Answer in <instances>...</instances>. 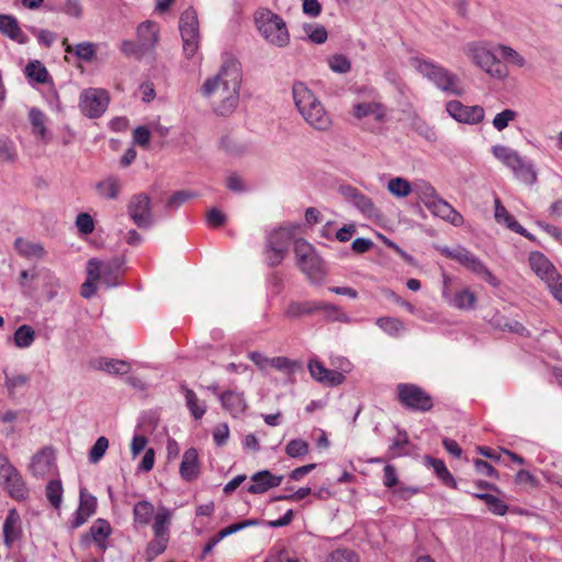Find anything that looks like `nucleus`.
Instances as JSON below:
<instances>
[{
    "mask_svg": "<svg viewBox=\"0 0 562 562\" xmlns=\"http://www.w3.org/2000/svg\"><path fill=\"white\" fill-rule=\"evenodd\" d=\"M121 189L120 180L116 177H108L95 184L98 194L109 200H115Z\"/></svg>",
    "mask_w": 562,
    "mask_h": 562,
    "instance_id": "4c0bfd02",
    "label": "nucleus"
},
{
    "mask_svg": "<svg viewBox=\"0 0 562 562\" xmlns=\"http://www.w3.org/2000/svg\"><path fill=\"white\" fill-rule=\"evenodd\" d=\"M55 468V451L52 447H44L33 458L30 470L34 476L43 477Z\"/></svg>",
    "mask_w": 562,
    "mask_h": 562,
    "instance_id": "f3484780",
    "label": "nucleus"
},
{
    "mask_svg": "<svg viewBox=\"0 0 562 562\" xmlns=\"http://www.w3.org/2000/svg\"><path fill=\"white\" fill-rule=\"evenodd\" d=\"M498 50L501 56L509 64H513L517 67H524L526 64L525 58L514 48L506 46V45H499Z\"/></svg>",
    "mask_w": 562,
    "mask_h": 562,
    "instance_id": "bf43d9fd",
    "label": "nucleus"
},
{
    "mask_svg": "<svg viewBox=\"0 0 562 562\" xmlns=\"http://www.w3.org/2000/svg\"><path fill=\"white\" fill-rule=\"evenodd\" d=\"M171 510L167 507H159L158 512L154 516L153 531L155 538H168L170 537V524H171Z\"/></svg>",
    "mask_w": 562,
    "mask_h": 562,
    "instance_id": "7c9ffc66",
    "label": "nucleus"
},
{
    "mask_svg": "<svg viewBox=\"0 0 562 562\" xmlns=\"http://www.w3.org/2000/svg\"><path fill=\"white\" fill-rule=\"evenodd\" d=\"M294 254L300 270L313 283H319L325 277V263L314 247L305 239L294 241Z\"/></svg>",
    "mask_w": 562,
    "mask_h": 562,
    "instance_id": "20e7f679",
    "label": "nucleus"
},
{
    "mask_svg": "<svg viewBox=\"0 0 562 562\" xmlns=\"http://www.w3.org/2000/svg\"><path fill=\"white\" fill-rule=\"evenodd\" d=\"M353 115L357 119L371 116L376 122H383L386 117V109L380 102H362L353 105Z\"/></svg>",
    "mask_w": 562,
    "mask_h": 562,
    "instance_id": "c756f323",
    "label": "nucleus"
},
{
    "mask_svg": "<svg viewBox=\"0 0 562 562\" xmlns=\"http://www.w3.org/2000/svg\"><path fill=\"white\" fill-rule=\"evenodd\" d=\"M63 46L66 53H72L77 58L83 61H91L97 54L95 44L92 42H81L72 46L68 43L67 38H64Z\"/></svg>",
    "mask_w": 562,
    "mask_h": 562,
    "instance_id": "473e14b6",
    "label": "nucleus"
},
{
    "mask_svg": "<svg viewBox=\"0 0 562 562\" xmlns=\"http://www.w3.org/2000/svg\"><path fill=\"white\" fill-rule=\"evenodd\" d=\"M200 475V460L198 450L195 448H189L184 451L182 461L180 464V476L187 481L192 482Z\"/></svg>",
    "mask_w": 562,
    "mask_h": 562,
    "instance_id": "393cba45",
    "label": "nucleus"
},
{
    "mask_svg": "<svg viewBox=\"0 0 562 562\" xmlns=\"http://www.w3.org/2000/svg\"><path fill=\"white\" fill-rule=\"evenodd\" d=\"M181 391L186 397V404L194 419H200L205 414V405H199V398L196 394L189 389L186 384H181Z\"/></svg>",
    "mask_w": 562,
    "mask_h": 562,
    "instance_id": "37998d69",
    "label": "nucleus"
},
{
    "mask_svg": "<svg viewBox=\"0 0 562 562\" xmlns=\"http://www.w3.org/2000/svg\"><path fill=\"white\" fill-rule=\"evenodd\" d=\"M310 451L308 443L303 439H292L285 447V453L291 458H300Z\"/></svg>",
    "mask_w": 562,
    "mask_h": 562,
    "instance_id": "4d7b16f0",
    "label": "nucleus"
},
{
    "mask_svg": "<svg viewBox=\"0 0 562 562\" xmlns=\"http://www.w3.org/2000/svg\"><path fill=\"white\" fill-rule=\"evenodd\" d=\"M409 443L408 434L404 429H397L396 436L393 438L392 443L389 448L391 453L390 458H396L407 454L404 448Z\"/></svg>",
    "mask_w": 562,
    "mask_h": 562,
    "instance_id": "a18cd8bd",
    "label": "nucleus"
},
{
    "mask_svg": "<svg viewBox=\"0 0 562 562\" xmlns=\"http://www.w3.org/2000/svg\"><path fill=\"white\" fill-rule=\"evenodd\" d=\"M97 509V498L89 494L85 487L80 488V501L79 507L75 514V518L71 521L72 528H78L83 525Z\"/></svg>",
    "mask_w": 562,
    "mask_h": 562,
    "instance_id": "aec40b11",
    "label": "nucleus"
},
{
    "mask_svg": "<svg viewBox=\"0 0 562 562\" xmlns=\"http://www.w3.org/2000/svg\"><path fill=\"white\" fill-rule=\"evenodd\" d=\"M127 214L139 228H148L155 223L151 200L145 193L134 194L127 204Z\"/></svg>",
    "mask_w": 562,
    "mask_h": 562,
    "instance_id": "f8f14e48",
    "label": "nucleus"
},
{
    "mask_svg": "<svg viewBox=\"0 0 562 562\" xmlns=\"http://www.w3.org/2000/svg\"><path fill=\"white\" fill-rule=\"evenodd\" d=\"M109 448V440L104 436L99 437L89 452V461L91 463L99 462Z\"/></svg>",
    "mask_w": 562,
    "mask_h": 562,
    "instance_id": "052dcab7",
    "label": "nucleus"
},
{
    "mask_svg": "<svg viewBox=\"0 0 562 562\" xmlns=\"http://www.w3.org/2000/svg\"><path fill=\"white\" fill-rule=\"evenodd\" d=\"M329 67L337 74H346L351 69L350 60L341 54L331 56L328 60Z\"/></svg>",
    "mask_w": 562,
    "mask_h": 562,
    "instance_id": "e2e57ef3",
    "label": "nucleus"
},
{
    "mask_svg": "<svg viewBox=\"0 0 562 562\" xmlns=\"http://www.w3.org/2000/svg\"><path fill=\"white\" fill-rule=\"evenodd\" d=\"M292 93L295 106L310 126L317 131H327L330 127L328 113L305 83L294 82Z\"/></svg>",
    "mask_w": 562,
    "mask_h": 562,
    "instance_id": "f03ea898",
    "label": "nucleus"
},
{
    "mask_svg": "<svg viewBox=\"0 0 562 562\" xmlns=\"http://www.w3.org/2000/svg\"><path fill=\"white\" fill-rule=\"evenodd\" d=\"M375 324L393 337H398L406 329L405 324L401 319L390 316L379 317Z\"/></svg>",
    "mask_w": 562,
    "mask_h": 562,
    "instance_id": "a19ab883",
    "label": "nucleus"
},
{
    "mask_svg": "<svg viewBox=\"0 0 562 562\" xmlns=\"http://www.w3.org/2000/svg\"><path fill=\"white\" fill-rule=\"evenodd\" d=\"M0 32L19 44H25L27 36L21 30L18 20L8 14H0Z\"/></svg>",
    "mask_w": 562,
    "mask_h": 562,
    "instance_id": "c85d7f7f",
    "label": "nucleus"
},
{
    "mask_svg": "<svg viewBox=\"0 0 562 562\" xmlns=\"http://www.w3.org/2000/svg\"><path fill=\"white\" fill-rule=\"evenodd\" d=\"M13 339L16 347L27 348L35 339V331L30 325H22L14 331Z\"/></svg>",
    "mask_w": 562,
    "mask_h": 562,
    "instance_id": "49530a36",
    "label": "nucleus"
},
{
    "mask_svg": "<svg viewBox=\"0 0 562 562\" xmlns=\"http://www.w3.org/2000/svg\"><path fill=\"white\" fill-rule=\"evenodd\" d=\"M240 83V65L237 60L229 59L214 77L204 81L201 90L204 97L211 99L215 113L226 116L237 108Z\"/></svg>",
    "mask_w": 562,
    "mask_h": 562,
    "instance_id": "f257e3e1",
    "label": "nucleus"
},
{
    "mask_svg": "<svg viewBox=\"0 0 562 562\" xmlns=\"http://www.w3.org/2000/svg\"><path fill=\"white\" fill-rule=\"evenodd\" d=\"M121 50L124 55L134 56L138 59L147 54L139 43H134L127 40L121 43Z\"/></svg>",
    "mask_w": 562,
    "mask_h": 562,
    "instance_id": "338daca9",
    "label": "nucleus"
},
{
    "mask_svg": "<svg viewBox=\"0 0 562 562\" xmlns=\"http://www.w3.org/2000/svg\"><path fill=\"white\" fill-rule=\"evenodd\" d=\"M270 368H273L278 371L285 372V373H292L295 371V369L300 368V363L296 361H293L286 357H273L270 359Z\"/></svg>",
    "mask_w": 562,
    "mask_h": 562,
    "instance_id": "13d9d810",
    "label": "nucleus"
},
{
    "mask_svg": "<svg viewBox=\"0 0 562 562\" xmlns=\"http://www.w3.org/2000/svg\"><path fill=\"white\" fill-rule=\"evenodd\" d=\"M217 396L223 408L234 417L244 414L247 409V402L245 400L244 393L228 390L217 394Z\"/></svg>",
    "mask_w": 562,
    "mask_h": 562,
    "instance_id": "b1692460",
    "label": "nucleus"
},
{
    "mask_svg": "<svg viewBox=\"0 0 562 562\" xmlns=\"http://www.w3.org/2000/svg\"><path fill=\"white\" fill-rule=\"evenodd\" d=\"M494 205H495V213H494L495 221L499 224H505L507 228L513 231L514 229L513 224H518V222L503 206L499 198H497V196L495 198Z\"/></svg>",
    "mask_w": 562,
    "mask_h": 562,
    "instance_id": "603ef678",
    "label": "nucleus"
},
{
    "mask_svg": "<svg viewBox=\"0 0 562 562\" xmlns=\"http://www.w3.org/2000/svg\"><path fill=\"white\" fill-rule=\"evenodd\" d=\"M308 370L313 379L328 386H337L345 381L342 373L325 368L318 360H311Z\"/></svg>",
    "mask_w": 562,
    "mask_h": 562,
    "instance_id": "6ab92c4d",
    "label": "nucleus"
},
{
    "mask_svg": "<svg viewBox=\"0 0 562 562\" xmlns=\"http://www.w3.org/2000/svg\"><path fill=\"white\" fill-rule=\"evenodd\" d=\"M138 43L146 53H153L159 41V29L153 21H145L137 26Z\"/></svg>",
    "mask_w": 562,
    "mask_h": 562,
    "instance_id": "4be33fe9",
    "label": "nucleus"
},
{
    "mask_svg": "<svg viewBox=\"0 0 562 562\" xmlns=\"http://www.w3.org/2000/svg\"><path fill=\"white\" fill-rule=\"evenodd\" d=\"M338 191L346 201L350 202L363 215L368 217L378 216L379 210L375 207L372 200L361 193L357 188L350 184H342L338 188Z\"/></svg>",
    "mask_w": 562,
    "mask_h": 562,
    "instance_id": "2eb2a0df",
    "label": "nucleus"
},
{
    "mask_svg": "<svg viewBox=\"0 0 562 562\" xmlns=\"http://www.w3.org/2000/svg\"><path fill=\"white\" fill-rule=\"evenodd\" d=\"M462 52L474 65L490 76L498 79H503L507 76L506 68L484 43H468L462 47Z\"/></svg>",
    "mask_w": 562,
    "mask_h": 562,
    "instance_id": "423d86ee",
    "label": "nucleus"
},
{
    "mask_svg": "<svg viewBox=\"0 0 562 562\" xmlns=\"http://www.w3.org/2000/svg\"><path fill=\"white\" fill-rule=\"evenodd\" d=\"M303 29L310 41L315 44H323L328 37L327 31L323 25L304 24Z\"/></svg>",
    "mask_w": 562,
    "mask_h": 562,
    "instance_id": "5fc2aeb1",
    "label": "nucleus"
},
{
    "mask_svg": "<svg viewBox=\"0 0 562 562\" xmlns=\"http://www.w3.org/2000/svg\"><path fill=\"white\" fill-rule=\"evenodd\" d=\"M169 542L168 538H154L147 548H146V559L148 562L154 561L158 555L165 552L167 544Z\"/></svg>",
    "mask_w": 562,
    "mask_h": 562,
    "instance_id": "6e6d98bb",
    "label": "nucleus"
},
{
    "mask_svg": "<svg viewBox=\"0 0 562 562\" xmlns=\"http://www.w3.org/2000/svg\"><path fill=\"white\" fill-rule=\"evenodd\" d=\"M318 313H323V318L327 323L350 324L352 322L351 317L340 307L328 302L319 301Z\"/></svg>",
    "mask_w": 562,
    "mask_h": 562,
    "instance_id": "2f4dec72",
    "label": "nucleus"
},
{
    "mask_svg": "<svg viewBox=\"0 0 562 562\" xmlns=\"http://www.w3.org/2000/svg\"><path fill=\"white\" fill-rule=\"evenodd\" d=\"M76 226L83 235H89L94 231V222L89 213H80L76 218Z\"/></svg>",
    "mask_w": 562,
    "mask_h": 562,
    "instance_id": "69168bd1",
    "label": "nucleus"
},
{
    "mask_svg": "<svg viewBox=\"0 0 562 562\" xmlns=\"http://www.w3.org/2000/svg\"><path fill=\"white\" fill-rule=\"evenodd\" d=\"M492 153L521 182L530 186L537 182V172L532 164L521 157L518 151L504 145H495L492 147Z\"/></svg>",
    "mask_w": 562,
    "mask_h": 562,
    "instance_id": "39448f33",
    "label": "nucleus"
},
{
    "mask_svg": "<svg viewBox=\"0 0 562 562\" xmlns=\"http://www.w3.org/2000/svg\"><path fill=\"white\" fill-rule=\"evenodd\" d=\"M387 190L395 196L405 198L412 192V186L406 179L397 177L389 181Z\"/></svg>",
    "mask_w": 562,
    "mask_h": 562,
    "instance_id": "3c124183",
    "label": "nucleus"
},
{
    "mask_svg": "<svg viewBox=\"0 0 562 562\" xmlns=\"http://www.w3.org/2000/svg\"><path fill=\"white\" fill-rule=\"evenodd\" d=\"M26 76L37 83H45L48 80V71L40 60H33L25 67Z\"/></svg>",
    "mask_w": 562,
    "mask_h": 562,
    "instance_id": "de8ad7c7",
    "label": "nucleus"
},
{
    "mask_svg": "<svg viewBox=\"0 0 562 562\" xmlns=\"http://www.w3.org/2000/svg\"><path fill=\"white\" fill-rule=\"evenodd\" d=\"M429 464L432 467L438 477L448 486H456V481L451 473L448 471L443 461L435 458H427Z\"/></svg>",
    "mask_w": 562,
    "mask_h": 562,
    "instance_id": "8fccbe9b",
    "label": "nucleus"
},
{
    "mask_svg": "<svg viewBox=\"0 0 562 562\" xmlns=\"http://www.w3.org/2000/svg\"><path fill=\"white\" fill-rule=\"evenodd\" d=\"M327 562H357V555L351 550L338 549L330 553Z\"/></svg>",
    "mask_w": 562,
    "mask_h": 562,
    "instance_id": "774afa93",
    "label": "nucleus"
},
{
    "mask_svg": "<svg viewBox=\"0 0 562 562\" xmlns=\"http://www.w3.org/2000/svg\"><path fill=\"white\" fill-rule=\"evenodd\" d=\"M473 496L483 501L488 507V510L495 515L504 516L508 510V506L495 495L488 493H474Z\"/></svg>",
    "mask_w": 562,
    "mask_h": 562,
    "instance_id": "79ce46f5",
    "label": "nucleus"
},
{
    "mask_svg": "<svg viewBox=\"0 0 562 562\" xmlns=\"http://www.w3.org/2000/svg\"><path fill=\"white\" fill-rule=\"evenodd\" d=\"M396 391L397 401L407 409L425 413L434 407L430 394L416 384L401 383Z\"/></svg>",
    "mask_w": 562,
    "mask_h": 562,
    "instance_id": "1a4fd4ad",
    "label": "nucleus"
},
{
    "mask_svg": "<svg viewBox=\"0 0 562 562\" xmlns=\"http://www.w3.org/2000/svg\"><path fill=\"white\" fill-rule=\"evenodd\" d=\"M415 192L417 193L418 198L426 207H428L432 202H435L439 198V195L436 192V189L429 182L426 181L416 183Z\"/></svg>",
    "mask_w": 562,
    "mask_h": 562,
    "instance_id": "09e8293b",
    "label": "nucleus"
},
{
    "mask_svg": "<svg viewBox=\"0 0 562 562\" xmlns=\"http://www.w3.org/2000/svg\"><path fill=\"white\" fill-rule=\"evenodd\" d=\"M416 69L440 90L454 95L463 93V90L457 86L458 77L442 66L430 60L416 59Z\"/></svg>",
    "mask_w": 562,
    "mask_h": 562,
    "instance_id": "0eeeda50",
    "label": "nucleus"
},
{
    "mask_svg": "<svg viewBox=\"0 0 562 562\" xmlns=\"http://www.w3.org/2000/svg\"><path fill=\"white\" fill-rule=\"evenodd\" d=\"M155 508L148 501H140L134 505L133 518L134 522L140 526H147L154 518Z\"/></svg>",
    "mask_w": 562,
    "mask_h": 562,
    "instance_id": "f704fd0d",
    "label": "nucleus"
},
{
    "mask_svg": "<svg viewBox=\"0 0 562 562\" xmlns=\"http://www.w3.org/2000/svg\"><path fill=\"white\" fill-rule=\"evenodd\" d=\"M97 262L88 261L87 262V280L81 285L80 294L85 299H90L95 294L97 291V281H99V276L97 274Z\"/></svg>",
    "mask_w": 562,
    "mask_h": 562,
    "instance_id": "58836bf2",
    "label": "nucleus"
},
{
    "mask_svg": "<svg viewBox=\"0 0 562 562\" xmlns=\"http://www.w3.org/2000/svg\"><path fill=\"white\" fill-rule=\"evenodd\" d=\"M442 296L447 302L458 310H472L476 303V295L469 288L459 289L453 295L445 289Z\"/></svg>",
    "mask_w": 562,
    "mask_h": 562,
    "instance_id": "a878e982",
    "label": "nucleus"
},
{
    "mask_svg": "<svg viewBox=\"0 0 562 562\" xmlns=\"http://www.w3.org/2000/svg\"><path fill=\"white\" fill-rule=\"evenodd\" d=\"M18 252L26 258H43L45 249L40 243H31L23 238H16L14 241Z\"/></svg>",
    "mask_w": 562,
    "mask_h": 562,
    "instance_id": "ea45409f",
    "label": "nucleus"
},
{
    "mask_svg": "<svg viewBox=\"0 0 562 562\" xmlns=\"http://www.w3.org/2000/svg\"><path fill=\"white\" fill-rule=\"evenodd\" d=\"M179 30L182 38L183 53L187 58H191L199 49L200 38L198 13L192 7L181 13Z\"/></svg>",
    "mask_w": 562,
    "mask_h": 562,
    "instance_id": "9d476101",
    "label": "nucleus"
},
{
    "mask_svg": "<svg viewBox=\"0 0 562 562\" xmlns=\"http://www.w3.org/2000/svg\"><path fill=\"white\" fill-rule=\"evenodd\" d=\"M250 480L252 484L247 487V492L250 494H263L270 488L279 486L283 476L274 475L268 470H262L252 474Z\"/></svg>",
    "mask_w": 562,
    "mask_h": 562,
    "instance_id": "a211bd4d",
    "label": "nucleus"
},
{
    "mask_svg": "<svg viewBox=\"0 0 562 562\" xmlns=\"http://www.w3.org/2000/svg\"><path fill=\"white\" fill-rule=\"evenodd\" d=\"M46 497L55 508L60 507L63 498V486L60 481L53 480L48 482L46 486Z\"/></svg>",
    "mask_w": 562,
    "mask_h": 562,
    "instance_id": "864d4df0",
    "label": "nucleus"
},
{
    "mask_svg": "<svg viewBox=\"0 0 562 562\" xmlns=\"http://www.w3.org/2000/svg\"><path fill=\"white\" fill-rule=\"evenodd\" d=\"M112 528L108 520L99 518L89 529L88 535L82 536V542L88 544L92 539L99 548L104 549V541L111 535Z\"/></svg>",
    "mask_w": 562,
    "mask_h": 562,
    "instance_id": "cd10ccee",
    "label": "nucleus"
},
{
    "mask_svg": "<svg viewBox=\"0 0 562 562\" xmlns=\"http://www.w3.org/2000/svg\"><path fill=\"white\" fill-rule=\"evenodd\" d=\"M427 209L435 216H438L451 223L454 226H461L464 223L463 216L440 196L435 202H432Z\"/></svg>",
    "mask_w": 562,
    "mask_h": 562,
    "instance_id": "5701e85b",
    "label": "nucleus"
},
{
    "mask_svg": "<svg viewBox=\"0 0 562 562\" xmlns=\"http://www.w3.org/2000/svg\"><path fill=\"white\" fill-rule=\"evenodd\" d=\"M288 240H289V234L285 231H283V229L276 231L269 235L266 248L288 249Z\"/></svg>",
    "mask_w": 562,
    "mask_h": 562,
    "instance_id": "680f3d73",
    "label": "nucleus"
},
{
    "mask_svg": "<svg viewBox=\"0 0 562 562\" xmlns=\"http://www.w3.org/2000/svg\"><path fill=\"white\" fill-rule=\"evenodd\" d=\"M94 368L110 374H126L131 364L124 360L100 358L94 362Z\"/></svg>",
    "mask_w": 562,
    "mask_h": 562,
    "instance_id": "72a5a7b5",
    "label": "nucleus"
},
{
    "mask_svg": "<svg viewBox=\"0 0 562 562\" xmlns=\"http://www.w3.org/2000/svg\"><path fill=\"white\" fill-rule=\"evenodd\" d=\"M492 324L502 330L515 333L520 336H527L529 334L527 328L521 323L517 321H508L501 315H495L492 319Z\"/></svg>",
    "mask_w": 562,
    "mask_h": 562,
    "instance_id": "c03bdc74",
    "label": "nucleus"
},
{
    "mask_svg": "<svg viewBox=\"0 0 562 562\" xmlns=\"http://www.w3.org/2000/svg\"><path fill=\"white\" fill-rule=\"evenodd\" d=\"M440 252L447 258L456 260L461 266H463L468 270L472 271L473 273L482 278L488 284L495 288L499 285L498 279L487 269V267L476 256H474L467 248L462 246H457L454 248L442 247L440 248Z\"/></svg>",
    "mask_w": 562,
    "mask_h": 562,
    "instance_id": "6e6552de",
    "label": "nucleus"
},
{
    "mask_svg": "<svg viewBox=\"0 0 562 562\" xmlns=\"http://www.w3.org/2000/svg\"><path fill=\"white\" fill-rule=\"evenodd\" d=\"M0 477L2 485L9 495L16 499L23 501L29 495V490L18 469L10 463L9 459L0 453Z\"/></svg>",
    "mask_w": 562,
    "mask_h": 562,
    "instance_id": "9b49d317",
    "label": "nucleus"
},
{
    "mask_svg": "<svg viewBox=\"0 0 562 562\" xmlns=\"http://www.w3.org/2000/svg\"><path fill=\"white\" fill-rule=\"evenodd\" d=\"M88 261H95L98 269L97 274L108 288L121 284L122 266L124 261L117 257L102 261L98 258H91Z\"/></svg>",
    "mask_w": 562,
    "mask_h": 562,
    "instance_id": "dca6fc26",
    "label": "nucleus"
},
{
    "mask_svg": "<svg viewBox=\"0 0 562 562\" xmlns=\"http://www.w3.org/2000/svg\"><path fill=\"white\" fill-rule=\"evenodd\" d=\"M255 21L267 42L277 47H285L289 44L290 34L280 15L268 9H262L256 13Z\"/></svg>",
    "mask_w": 562,
    "mask_h": 562,
    "instance_id": "7ed1b4c3",
    "label": "nucleus"
},
{
    "mask_svg": "<svg viewBox=\"0 0 562 562\" xmlns=\"http://www.w3.org/2000/svg\"><path fill=\"white\" fill-rule=\"evenodd\" d=\"M516 117V111L512 109H506L501 113L496 114V116L493 120V126L501 132L505 130L508 126L509 122L514 121Z\"/></svg>",
    "mask_w": 562,
    "mask_h": 562,
    "instance_id": "0e129e2a",
    "label": "nucleus"
},
{
    "mask_svg": "<svg viewBox=\"0 0 562 562\" xmlns=\"http://www.w3.org/2000/svg\"><path fill=\"white\" fill-rule=\"evenodd\" d=\"M446 110L459 123L475 125L484 120V109L481 105L469 106L452 100L447 103Z\"/></svg>",
    "mask_w": 562,
    "mask_h": 562,
    "instance_id": "4468645a",
    "label": "nucleus"
},
{
    "mask_svg": "<svg viewBox=\"0 0 562 562\" xmlns=\"http://www.w3.org/2000/svg\"><path fill=\"white\" fill-rule=\"evenodd\" d=\"M109 101V93L105 90L89 88L81 92L79 106L86 116L94 119L105 112Z\"/></svg>",
    "mask_w": 562,
    "mask_h": 562,
    "instance_id": "ddd939ff",
    "label": "nucleus"
},
{
    "mask_svg": "<svg viewBox=\"0 0 562 562\" xmlns=\"http://www.w3.org/2000/svg\"><path fill=\"white\" fill-rule=\"evenodd\" d=\"M46 120V115L42 110L37 108L30 109L29 121L32 126V133L41 139H45L47 134Z\"/></svg>",
    "mask_w": 562,
    "mask_h": 562,
    "instance_id": "e433bc0d",
    "label": "nucleus"
},
{
    "mask_svg": "<svg viewBox=\"0 0 562 562\" xmlns=\"http://www.w3.org/2000/svg\"><path fill=\"white\" fill-rule=\"evenodd\" d=\"M529 265L531 270L546 283L552 281L559 272L550 260L540 251L529 254Z\"/></svg>",
    "mask_w": 562,
    "mask_h": 562,
    "instance_id": "412c9836",
    "label": "nucleus"
},
{
    "mask_svg": "<svg viewBox=\"0 0 562 562\" xmlns=\"http://www.w3.org/2000/svg\"><path fill=\"white\" fill-rule=\"evenodd\" d=\"M319 301H291L284 316L290 319H296L304 316H312L318 313Z\"/></svg>",
    "mask_w": 562,
    "mask_h": 562,
    "instance_id": "bb28decb",
    "label": "nucleus"
},
{
    "mask_svg": "<svg viewBox=\"0 0 562 562\" xmlns=\"http://www.w3.org/2000/svg\"><path fill=\"white\" fill-rule=\"evenodd\" d=\"M20 517L15 509L9 512L4 522H3V538L4 543L8 548L12 546V543L16 540L19 536L18 524Z\"/></svg>",
    "mask_w": 562,
    "mask_h": 562,
    "instance_id": "c9c22d12",
    "label": "nucleus"
}]
</instances>
